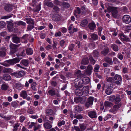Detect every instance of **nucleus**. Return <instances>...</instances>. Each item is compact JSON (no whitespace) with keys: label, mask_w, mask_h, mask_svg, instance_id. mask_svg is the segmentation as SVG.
Here are the masks:
<instances>
[{"label":"nucleus","mask_w":131,"mask_h":131,"mask_svg":"<svg viewBox=\"0 0 131 131\" xmlns=\"http://www.w3.org/2000/svg\"><path fill=\"white\" fill-rule=\"evenodd\" d=\"M110 99L109 100L111 102H113L114 101L116 98L115 96V95H111L109 96Z\"/></svg>","instance_id":"052dcab7"},{"label":"nucleus","mask_w":131,"mask_h":131,"mask_svg":"<svg viewBox=\"0 0 131 131\" xmlns=\"http://www.w3.org/2000/svg\"><path fill=\"white\" fill-rule=\"evenodd\" d=\"M34 27H35L34 25L29 24L27 27L26 31H30L34 28Z\"/></svg>","instance_id":"49530a36"},{"label":"nucleus","mask_w":131,"mask_h":131,"mask_svg":"<svg viewBox=\"0 0 131 131\" xmlns=\"http://www.w3.org/2000/svg\"><path fill=\"white\" fill-rule=\"evenodd\" d=\"M93 69L92 66L90 65H89L87 67V69L85 70V73L88 75H90L92 72V70Z\"/></svg>","instance_id":"9b49d317"},{"label":"nucleus","mask_w":131,"mask_h":131,"mask_svg":"<svg viewBox=\"0 0 131 131\" xmlns=\"http://www.w3.org/2000/svg\"><path fill=\"white\" fill-rule=\"evenodd\" d=\"M48 93L49 95L51 96L54 95L56 94L55 91L53 89H51L49 90Z\"/></svg>","instance_id":"a18cd8bd"},{"label":"nucleus","mask_w":131,"mask_h":131,"mask_svg":"<svg viewBox=\"0 0 131 131\" xmlns=\"http://www.w3.org/2000/svg\"><path fill=\"white\" fill-rule=\"evenodd\" d=\"M44 2L45 5L49 7H52L53 6V3L51 2L45 0L44 1Z\"/></svg>","instance_id":"ea45409f"},{"label":"nucleus","mask_w":131,"mask_h":131,"mask_svg":"<svg viewBox=\"0 0 131 131\" xmlns=\"http://www.w3.org/2000/svg\"><path fill=\"white\" fill-rule=\"evenodd\" d=\"M25 74V72L23 71H19L18 72H13L11 74L13 76H14L17 78H20L22 77Z\"/></svg>","instance_id":"423d86ee"},{"label":"nucleus","mask_w":131,"mask_h":131,"mask_svg":"<svg viewBox=\"0 0 131 131\" xmlns=\"http://www.w3.org/2000/svg\"><path fill=\"white\" fill-rule=\"evenodd\" d=\"M20 63L21 65L27 66L29 64L28 61L27 59H23L21 61Z\"/></svg>","instance_id":"5701e85b"},{"label":"nucleus","mask_w":131,"mask_h":131,"mask_svg":"<svg viewBox=\"0 0 131 131\" xmlns=\"http://www.w3.org/2000/svg\"><path fill=\"white\" fill-rule=\"evenodd\" d=\"M114 78V80L116 81H118L121 82H122V81L121 75L119 74H116L115 75Z\"/></svg>","instance_id":"a878e982"},{"label":"nucleus","mask_w":131,"mask_h":131,"mask_svg":"<svg viewBox=\"0 0 131 131\" xmlns=\"http://www.w3.org/2000/svg\"><path fill=\"white\" fill-rule=\"evenodd\" d=\"M123 21L126 24H128L131 22V18L128 15H124L122 18Z\"/></svg>","instance_id":"0eeeda50"},{"label":"nucleus","mask_w":131,"mask_h":131,"mask_svg":"<svg viewBox=\"0 0 131 131\" xmlns=\"http://www.w3.org/2000/svg\"><path fill=\"white\" fill-rule=\"evenodd\" d=\"M81 80L82 81V82L83 83V84H86L89 83L90 80L88 77H86L81 79Z\"/></svg>","instance_id":"a211bd4d"},{"label":"nucleus","mask_w":131,"mask_h":131,"mask_svg":"<svg viewBox=\"0 0 131 131\" xmlns=\"http://www.w3.org/2000/svg\"><path fill=\"white\" fill-rule=\"evenodd\" d=\"M89 60L90 61V63L94 65L96 62V61L93 58V56L91 55H90L89 56Z\"/></svg>","instance_id":"473e14b6"},{"label":"nucleus","mask_w":131,"mask_h":131,"mask_svg":"<svg viewBox=\"0 0 131 131\" xmlns=\"http://www.w3.org/2000/svg\"><path fill=\"white\" fill-rule=\"evenodd\" d=\"M25 52L26 51L24 49L20 53H19L18 54H17V56H24L26 55Z\"/></svg>","instance_id":"864d4df0"},{"label":"nucleus","mask_w":131,"mask_h":131,"mask_svg":"<svg viewBox=\"0 0 131 131\" xmlns=\"http://www.w3.org/2000/svg\"><path fill=\"white\" fill-rule=\"evenodd\" d=\"M8 60H9L5 61L3 63L2 65L5 67H9L10 66L11 64L8 62Z\"/></svg>","instance_id":"603ef678"},{"label":"nucleus","mask_w":131,"mask_h":131,"mask_svg":"<svg viewBox=\"0 0 131 131\" xmlns=\"http://www.w3.org/2000/svg\"><path fill=\"white\" fill-rule=\"evenodd\" d=\"M98 37L97 35L95 34H93L91 35V39L92 40H98Z\"/></svg>","instance_id":"72a5a7b5"},{"label":"nucleus","mask_w":131,"mask_h":131,"mask_svg":"<svg viewBox=\"0 0 131 131\" xmlns=\"http://www.w3.org/2000/svg\"><path fill=\"white\" fill-rule=\"evenodd\" d=\"M89 28L91 30L93 31L95 28L96 25L95 23L93 21L89 23L88 25Z\"/></svg>","instance_id":"dca6fc26"},{"label":"nucleus","mask_w":131,"mask_h":131,"mask_svg":"<svg viewBox=\"0 0 131 131\" xmlns=\"http://www.w3.org/2000/svg\"><path fill=\"white\" fill-rule=\"evenodd\" d=\"M131 30V24L129 25L127 27L124 32L126 33V32H129Z\"/></svg>","instance_id":"4d7b16f0"},{"label":"nucleus","mask_w":131,"mask_h":131,"mask_svg":"<svg viewBox=\"0 0 131 131\" xmlns=\"http://www.w3.org/2000/svg\"><path fill=\"white\" fill-rule=\"evenodd\" d=\"M25 119V117L23 115H21L19 117V121L21 123H23Z\"/></svg>","instance_id":"774afa93"},{"label":"nucleus","mask_w":131,"mask_h":131,"mask_svg":"<svg viewBox=\"0 0 131 131\" xmlns=\"http://www.w3.org/2000/svg\"><path fill=\"white\" fill-rule=\"evenodd\" d=\"M27 20L26 22L28 24H31L32 25H34L35 24L34 19L31 18H26Z\"/></svg>","instance_id":"c85d7f7f"},{"label":"nucleus","mask_w":131,"mask_h":131,"mask_svg":"<svg viewBox=\"0 0 131 131\" xmlns=\"http://www.w3.org/2000/svg\"><path fill=\"white\" fill-rule=\"evenodd\" d=\"M121 101V99L120 97V96L119 95L116 96L114 101L115 103V104H119Z\"/></svg>","instance_id":"c9c22d12"},{"label":"nucleus","mask_w":131,"mask_h":131,"mask_svg":"<svg viewBox=\"0 0 131 131\" xmlns=\"http://www.w3.org/2000/svg\"><path fill=\"white\" fill-rule=\"evenodd\" d=\"M26 52L28 55H31L33 53V50L30 48H27L26 49Z\"/></svg>","instance_id":"4be33fe9"},{"label":"nucleus","mask_w":131,"mask_h":131,"mask_svg":"<svg viewBox=\"0 0 131 131\" xmlns=\"http://www.w3.org/2000/svg\"><path fill=\"white\" fill-rule=\"evenodd\" d=\"M21 59V58L16 57L10 60H9L8 62L11 65H14L19 62Z\"/></svg>","instance_id":"9d476101"},{"label":"nucleus","mask_w":131,"mask_h":131,"mask_svg":"<svg viewBox=\"0 0 131 131\" xmlns=\"http://www.w3.org/2000/svg\"><path fill=\"white\" fill-rule=\"evenodd\" d=\"M6 25L5 22L3 21H0V28H3L5 27Z\"/></svg>","instance_id":"0e129e2a"},{"label":"nucleus","mask_w":131,"mask_h":131,"mask_svg":"<svg viewBox=\"0 0 131 131\" xmlns=\"http://www.w3.org/2000/svg\"><path fill=\"white\" fill-rule=\"evenodd\" d=\"M99 66L97 64H96L95 65L94 68V71L96 72H98V70L100 68Z\"/></svg>","instance_id":"bf43d9fd"},{"label":"nucleus","mask_w":131,"mask_h":131,"mask_svg":"<svg viewBox=\"0 0 131 131\" xmlns=\"http://www.w3.org/2000/svg\"><path fill=\"white\" fill-rule=\"evenodd\" d=\"M109 52V49L108 47L105 48L104 49L101 51V53L102 56H106L108 53Z\"/></svg>","instance_id":"6ab92c4d"},{"label":"nucleus","mask_w":131,"mask_h":131,"mask_svg":"<svg viewBox=\"0 0 131 131\" xmlns=\"http://www.w3.org/2000/svg\"><path fill=\"white\" fill-rule=\"evenodd\" d=\"M20 96L23 97V99H25L27 98V96L26 92L25 90L22 91L20 93Z\"/></svg>","instance_id":"cd10ccee"},{"label":"nucleus","mask_w":131,"mask_h":131,"mask_svg":"<svg viewBox=\"0 0 131 131\" xmlns=\"http://www.w3.org/2000/svg\"><path fill=\"white\" fill-rule=\"evenodd\" d=\"M7 24V28L8 31L10 32H12L14 28L13 24L9 21H8Z\"/></svg>","instance_id":"2eb2a0df"},{"label":"nucleus","mask_w":131,"mask_h":131,"mask_svg":"<svg viewBox=\"0 0 131 131\" xmlns=\"http://www.w3.org/2000/svg\"><path fill=\"white\" fill-rule=\"evenodd\" d=\"M120 39L122 42L123 41L126 42L130 41V39L127 36L125 35L123 32H121L117 34Z\"/></svg>","instance_id":"f03ea898"},{"label":"nucleus","mask_w":131,"mask_h":131,"mask_svg":"<svg viewBox=\"0 0 131 131\" xmlns=\"http://www.w3.org/2000/svg\"><path fill=\"white\" fill-rule=\"evenodd\" d=\"M86 97L85 96H82L80 98V103L81 104H83L86 102Z\"/></svg>","instance_id":"a19ab883"},{"label":"nucleus","mask_w":131,"mask_h":131,"mask_svg":"<svg viewBox=\"0 0 131 131\" xmlns=\"http://www.w3.org/2000/svg\"><path fill=\"white\" fill-rule=\"evenodd\" d=\"M111 48L115 51H118L119 50L118 46L114 43H113L111 45Z\"/></svg>","instance_id":"f704fd0d"},{"label":"nucleus","mask_w":131,"mask_h":131,"mask_svg":"<svg viewBox=\"0 0 131 131\" xmlns=\"http://www.w3.org/2000/svg\"><path fill=\"white\" fill-rule=\"evenodd\" d=\"M93 101L94 97H90L88 98L87 102L92 105L93 104Z\"/></svg>","instance_id":"c03bdc74"},{"label":"nucleus","mask_w":131,"mask_h":131,"mask_svg":"<svg viewBox=\"0 0 131 131\" xmlns=\"http://www.w3.org/2000/svg\"><path fill=\"white\" fill-rule=\"evenodd\" d=\"M107 9L108 12H111L112 15L113 17H117L118 11L116 7L110 6L108 7Z\"/></svg>","instance_id":"f257e3e1"},{"label":"nucleus","mask_w":131,"mask_h":131,"mask_svg":"<svg viewBox=\"0 0 131 131\" xmlns=\"http://www.w3.org/2000/svg\"><path fill=\"white\" fill-rule=\"evenodd\" d=\"M43 125L45 128L48 129H49L52 127V126L48 122L45 123Z\"/></svg>","instance_id":"4c0bfd02"},{"label":"nucleus","mask_w":131,"mask_h":131,"mask_svg":"<svg viewBox=\"0 0 131 131\" xmlns=\"http://www.w3.org/2000/svg\"><path fill=\"white\" fill-rule=\"evenodd\" d=\"M75 46L74 44L73 43L70 44L68 47V50L71 51H73Z\"/></svg>","instance_id":"8fccbe9b"},{"label":"nucleus","mask_w":131,"mask_h":131,"mask_svg":"<svg viewBox=\"0 0 131 131\" xmlns=\"http://www.w3.org/2000/svg\"><path fill=\"white\" fill-rule=\"evenodd\" d=\"M11 104V106L14 107L16 108L18 107V104L15 101L12 102Z\"/></svg>","instance_id":"680f3d73"},{"label":"nucleus","mask_w":131,"mask_h":131,"mask_svg":"<svg viewBox=\"0 0 131 131\" xmlns=\"http://www.w3.org/2000/svg\"><path fill=\"white\" fill-rule=\"evenodd\" d=\"M15 23L18 26L22 25L23 26H25L26 25L25 23L21 20L16 21Z\"/></svg>","instance_id":"e433bc0d"},{"label":"nucleus","mask_w":131,"mask_h":131,"mask_svg":"<svg viewBox=\"0 0 131 131\" xmlns=\"http://www.w3.org/2000/svg\"><path fill=\"white\" fill-rule=\"evenodd\" d=\"M8 88V86L7 85L5 84H3L2 85L1 89L2 90L5 91Z\"/></svg>","instance_id":"6e6d98bb"},{"label":"nucleus","mask_w":131,"mask_h":131,"mask_svg":"<svg viewBox=\"0 0 131 131\" xmlns=\"http://www.w3.org/2000/svg\"><path fill=\"white\" fill-rule=\"evenodd\" d=\"M3 79L6 81H9L11 80V78L10 76L8 74H5L3 75Z\"/></svg>","instance_id":"c756f323"},{"label":"nucleus","mask_w":131,"mask_h":131,"mask_svg":"<svg viewBox=\"0 0 131 131\" xmlns=\"http://www.w3.org/2000/svg\"><path fill=\"white\" fill-rule=\"evenodd\" d=\"M79 126L80 127L76 126H74V128L75 131H84L86 128V127L84 124H80Z\"/></svg>","instance_id":"1a4fd4ad"},{"label":"nucleus","mask_w":131,"mask_h":131,"mask_svg":"<svg viewBox=\"0 0 131 131\" xmlns=\"http://www.w3.org/2000/svg\"><path fill=\"white\" fill-rule=\"evenodd\" d=\"M93 55L94 58L99 56V52L97 50H94L93 52Z\"/></svg>","instance_id":"de8ad7c7"},{"label":"nucleus","mask_w":131,"mask_h":131,"mask_svg":"<svg viewBox=\"0 0 131 131\" xmlns=\"http://www.w3.org/2000/svg\"><path fill=\"white\" fill-rule=\"evenodd\" d=\"M82 91H83V93L84 95H87L89 92V88L88 86H84L83 87Z\"/></svg>","instance_id":"412c9836"},{"label":"nucleus","mask_w":131,"mask_h":131,"mask_svg":"<svg viewBox=\"0 0 131 131\" xmlns=\"http://www.w3.org/2000/svg\"><path fill=\"white\" fill-rule=\"evenodd\" d=\"M116 105H114L113 106V108L115 109L117 111L118 109L120 108L122 105V104L121 103H120L118 104H116Z\"/></svg>","instance_id":"09e8293b"},{"label":"nucleus","mask_w":131,"mask_h":131,"mask_svg":"<svg viewBox=\"0 0 131 131\" xmlns=\"http://www.w3.org/2000/svg\"><path fill=\"white\" fill-rule=\"evenodd\" d=\"M74 117L75 118L78 119H80L83 118V115L81 114L77 115L75 114L74 115Z\"/></svg>","instance_id":"3c124183"},{"label":"nucleus","mask_w":131,"mask_h":131,"mask_svg":"<svg viewBox=\"0 0 131 131\" xmlns=\"http://www.w3.org/2000/svg\"><path fill=\"white\" fill-rule=\"evenodd\" d=\"M81 14L82 15H85L86 13V10L85 7L84 6H81L80 8Z\"/></svg>","instance_id":"2f4dec72"},{"label":"nucleus","mask_w":131,"mask_h":131,"mask_svg":"<svg viewBox=\"0 0 131 131\" xmlns=\"http://www.w3.org/2000/svg\"><path fill=\"white\" fill-rule=\"evenodd\" d=\"M75 111L77 112H80L82 111V108L81 106L76 105L75 108Z\"/></svg>","instance_id":"79ce46f5"},{"label":"nucleus","mask_w":131,"mask_h":131,"mask_svg":"<svg viewBox=\"0 0 131 131\" xmlns=\"http://www.w3.org/2000/svg\"><path fill=\"white\" fill-rule=\"evenodd\" d=\"M112 117V115L110 114H107L104 118V121H105L108 119H109L111 118Z\"/></svg>","instance_id":"338daca9"},{"label":"nucleus","mask_w":131,"mask_h":131,"mask_svg":"<svg viewBox=\"0 0 131 131\" xmlns=\"http://www.w3.org/2000/svg\"><path fill=\"white\" fill-rule=\"evenodd\" d=\"M104 105L107 107H110L113 106L112 103L110 102L106 101L104 102Z\"/></svg>","instance_id":"37998d69"},{"label":"nucleus","mask_w":131,"mask_h":131,"mask_svg":"<svg viewBox=\"0 0 131 131\" xmlns=\"http://www.w3.org/2000/svg\"><path fill=\"white\" fill-rule=\"evenodd\" d=\"M19 45H15L13 43H11L9 46L10 49V53L12 54L15 53L17 50V47L19 46Z\"/></svg>","instance_id":"39448f33"},{"label":"nucleus","mask_w":131,"mask_h":131,"mask_svg":"<svg viewBox=\"0 0 131 131\" xmlns=\"http://www.w3.org/2000/svg\"><path fill=\"white\" fill-rule=\"evenodd\" d=\"M15 6L12 4H5L4 7L5 10L7 12H11Z\"/></svg>","instance_id":"7ed1b4c3"},{"label":"nucleus","mask_w":131,"mask_h":131,"mask_svg":"<svg viewBox=\"0 0 131 131\" xmlns=\"http://www.w3.org/2000/svg\"><path fill=\"white\" fill-rule=\"evenodd\" d=\"M112 89L111 88L108 87L106 89L105 93L107 95H109L112 93Z\"/></svg>","instance_id":"58836bf2"},{"label":"nucleus","mask_w":131,"mask_h":131,"mask_svg":"<svg viewBox=\"0 0 131 131\" xmlns=\"http://www.w3.org/2000/svg\"><path fill=\"white\" fill-rule=\"evenodd\" d=\"M41 3L40 2L39 4L37 5L33 9V11L35 12H39L41 9Z\"/></svg>","instance_id":"393cba45"},{"label":"nucleus","mask_w":131,"mask_h":131,"mask_svg":"<svg viewBox=\"0 0 131 131\" xmlns=\"http://www.w3.org/2000/svg\"><path fill=\"white\" fill-rule=\"evenodd\" d=\"M40 117L42 118L44 122H49V120L48 119V117L45 115H41Z\"/></svg>","instance_id":"5fc2aeb1"},{"label":"nucleus","mask_w":131,"mask_h":131,"mask_svg":"<svg viewBox=\"0 0 131 131\" xmlns=\"http://www.w3.org/2000/svg\"><path fill=\"white\" fill-rule=\"evenodd\" d=\"M80 10V8L79 7H75V9L74 10L73 14L75 17H77L79 15L81 14Z\"/></svg>","instance_id":"4468645a"},{"label":"nucleus","mask_w":131,"mask_h":131,"mask_svg":"<svg viewBox=\"0 0 131 131\" xmlns=\"http://www.w3.org/2000/svg\"><path fill=\"white\" fill-rule=\"evenodd\" d=\"M104 60L105 62L111 65H112L113 64V62L111 58L106 56L104 58Z\"/></svg>","instance_id":"b1692460"},{"label":"nucleus","mask_w":131,"mask_h":131,"mask_svg":"<svg viewBox=\"0 0 131 131\" xmlns=\"http://www.w3.org/2000/svg\"><path fill=\"white\" fill-rule=\"evenodd\" d=\"M89 62V59L88 57H84L82 60L81 64V65H88Z\"/></svg>","instance_id":"ddd939ff"},{"label":"nucleus","mask_w":131,"mask_h":131,"mask_svg":"<svg viewBox=\"0 0 131 131\" xmlns=\"http://www.w3.org/2000/svg\"><path fill=\"white\" fill-rule=\"evenodd\" d=\"M13 42L15 43H18L20 42V39L17 36H14L12 38Z\"/></svg>","instance_id":"bb28decb"},{"label":"nucleus","mask_w":131,"mask_h":131,"mask_svg":"<svg viewBox=\"0 0 131 131\" xmlns=\"http://www.w3.org/2000/svg\"><path fill=\"white\" fill-rule=\"evenodd\" d=\"M88 24V21L87 19H83L81 22L80 25V26L85 27Z\"/></svg>","instance_id":"aec40b11"},{"label":"nucleus","mask_w":131,"mask_h":131,"mask_svg":"<svg viewBox=\"0 0 131 131\" xmlns=\"http://www.w3.org/2000/svg\"><path fill=\"white\" fill-rule=\"evenodd\" d=\"M88 115L92 118H96L97 116L96 112L93 111H90L88 113Z\"/></svg>","instance_id":"f8f14e48"},{"label":"nucleus","mask_w":131,"mask_h":131,"mask_svg":"<svg viewBox=\"0 0 131 131\" xmlns=\"http://www.w3.org/2000/svg\"><path fill=\"white\" fill-rule=\"evenodd\" d=\"M75 90V94L77 96H80L84 94L83 91L82 90H80L79 89L76 88Z\"/></svg>","instance_id":"f3484780"},{"label":"nucleus","mask_w":131,"mask_h":131,"mask_svg":"<svg viewBox=\"0 0 131 131\" xmlns=\"http://www.w3.org/2000/svg\"><path fill=\"white\" fill-rule=\"evenodd\" d=\"M6 55V52L4 51H0V57H5Z\"/></svg>","instance_id":"69168bd1"},{"label":"nucleus","mask_w":131,"mask_h":131,"mask_svg":"<svg viewBox=\"0 0 131 131\" xmlns=\"http://www.w3.org/2000/svg\"><path fill=\"white\" fill-rule=\"evenodd\" d=\"M52 19L54 21H59L61 20V17L59 14L55 13L52 15Z\"/></svg>","instance_id":"6e6552de"},{"label":"nucleus","mask_w":131,"mask_h":131,"mask_svg":"<svg viewBox=\"0 0 131 131\" xmlns=\"http://www.w3.org/2000/svg\"><path fill=\"white\" fill-rule=\"evenodd\" d=\"M75 83L74 86L76 88L80 89L82 88L83 86V83L81 80V79L79 80L78 78L76 79L74 81Z\"/></svg>","instance_id":"20e7f679"},{"label":"nucleus","mask_w":131,"mask_h":131,"mask_svg":"<svg viewBox=\"0 0 131 131\" xmlns=\"http://www.w3.org/2000/svg\"><path fill=\"white\" fill-rule=\"evenodd\" d=\"M46 112L47 114H48V115H49L52 114L53 111L52 109L49 108L46 110Z\"/></svg>","instance_id":"13d9d810"},{"label":"nucleus","mask_w":131,"mask_h":131,"mask_svg":"<svg viewBox=\"0 0 131 131\" xmlns=\"http://www.w3.org/2000/svg\"><path fill=\"white\" fill-rule=\"evenodd\" d=\"M14 86L15 88L18 90H21L23 88L22 85L20 82L15 83Z\"/></svg>","instance_id":"7c9ffc66"},{"label":"nucleus","mask_w":131,"mask_h":131,"mask_svg":"<svg viewBox=\"0 0 131 131\" xmlns=\"http://www.w3.org/2000/svg\"><path fill=\"white\" fill-rule=\"evenodd\" d=\"M65 123V121L64 120H62L61 121L58 122V126L59 127L62 125H64Z\"/></svg>","instance_id":"e2e57ef3"}]
</instances>
